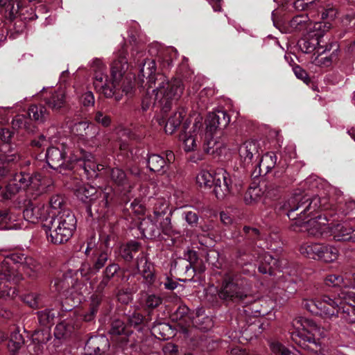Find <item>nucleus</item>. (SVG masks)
<instances>
[{"label":"nucleus","mask_w":355,"mask_h":355,"mask_svg":"<svg viewBox=\"0 0 355 355\" xmlns=\"http://www.w3.org/2000/svg\"><path fill=\"white\" fill-rule=\"evenodd\" d=\"M173 52L172 49H162L157 52L153 46L149 49L151 55L156 53L155 58L145 60L139 74L141 87H147L146 96L141 103L144 111L148 110L151 106H157L163 113H166L182 94L184 86L180 79L174 78L168 80L163 74L155 73L156 61H158L164 68L169 67L172 62V59L169 56Z\"/></svg>","instance_id":"f257e3e1"},{"label":"nucleus","mask_w":355,"mask_h":355,"mask_svg":"<svg viewBox=\"0 0 355 355\" xmlns=\"http://www.w3.org/2000/svg\"><path fill=\"white\" fill-rule=\"evenodd\" d=\"M126 53L123 49L116 53L111 64V78L105 73L106 67L101 60L93 61L94 86L96 91L106 98H113L116 101L122 99L123 95L132 96L134 86L132 79L123 76L128 68Z\"/></svg>","instance_id":"f03ea898"},{"label":"nucleus","mask_w":355,"mask_h":355,"mask_svg":"<svg viewBox=\"0 0 355 355\" xmlns=\"http://www.w3.org/2000/svg\"><path fill=\"white\" fill-rule=\"evenodd\" d=\"M320 199L306 194L295 193L285 205L287 216L293 220V230L306 232L309 235L320 237L330 232V227L324 216L306 220L310 214L320 207Z\"/></svg>","instance_id":"7ed1b4c3"},{"label":"nucleus","mask_w":355,"mask_h":355,"mask_svg":"<svg viewBox=\"0 0 355 355\" xmlns=\"http://www.w3.org/2000/svg\"><path fill=\"white\" fill-rule=\"evenodd\" d=\"M76 218L69 209L53 213L51 219L43 225L48 239L54 244L68 241L76 229Z\"/></svg>","instance_id":"20e7f679"},{"label":"nucleus","mask_w":355,"mask_h":355,"mask_svg":"<svg viewBox=\"0 0 355 355\" xmlns=\"http://www.w3.org/2000/svg\"><path fill=\"white\" fill-rule=\"evenodd\" d=\"M26 256L21 253L12 254L4 257L0 263V298L5 297H14L16 293L15 287L12 286V283L15 284L23 278L22 275L18 271L17 264L22 268Z\"/></svg>","instance_id":"39448f33"},{"label":"nucleus","mask_w":355,"mask_h":355,"mask_svg":"<svg viewBox=\"0 0 355 355\" xmlns=\"http://www.w3.org/2000/svg\"><path fill=\"white\" fill-rule=\"evenodd\" d=\"M292 326L294 329L291 332L293 342L303 348L306 343L313 344L316 347H320V340L326 334L323 328L318 326L313 320L304 317H297L293 319Z\"/></svg>","instance_id":"423d86ee"},{"label":"nucleus","mask_w":355,"mask_h":355,"mask_svg":"<svg viewBox=\"0 0 355 355\" xmlns=\"http://www.w3.org/2000/svg\"><path fill=\"white\" fill-rule=\"evenodd\" d=\"M42 184L41 175H31L26 173H16L10 183L6 186L2 196L5 199H10L21 190L31 189L38 190Z\"/></svg>","instance_id":"0eeeda50"},{"label":"nucleus","mask_w":355,"mask_h":355,"mask_svg":"<svg viewBox=\"0 0 355 355\" xmlns=\"http://www.w3.org/2000/svg\"><path fill=\"white\" fill-rule=\"evenodd\" d=\"M250 288V285L245 279L226 277L218 296L225 300H242L248 296Z\"/></svg>","instance_id":"6e6552de"},{"label":"nucleus","mask_w":355,"mask_h":355,"mask_svg":"<svg viewBox=\"0 0 355 355\" xmlns=\"http://www.w3.org/2000/svg\"><path fill=\"white\" fill-rule=\"evenodd\" d=\"M331 27L329 21L313 23L308 15L294 17L289 22L291 31L302 32L305 35L323 36Z\"/></svg>","instance_id":"1a4fd4ad"},{"label":"nucleus","mask_w":355,"mask_h":355,"mask_svg":"<svg viewBox=\"0 0 355 355\" xmlns=\"http://www.w3.org/2000/svg\"><path fill=\"white\" fill-rule=\"evenodd\" d=\"M202 116L193 114L183 123V132L180 135L182 147L186 153H189L197 147L196 137L202 126Z\"/></svg>","instance_id":"9d476101"},{"label":"nucleus","mask_w":355,"mask_h":355,"mask_svg":"<svg viewBox=\"0 0 355 355\" xmlns=\"http://www.w3.org/2000/svg\"><path fill=\"white\" fill-rule=\"evenodd\" d=\"M52 288H54L57 292L62 294L66 298L71 297L73 300H76L77 303L81 301L82 290L85 288L83 283L67 273L63 275L60 278H56Z\"/></svg>","instance_id":"9b49d317"},{"label":"nucleus","mask_w":355,"mask_h":355,"mask_svg":"<svg viewBox=\"0 0 355 355\" xmlns=\"http://www.w3.org/2000/svg\"><path fill=\"white\" fill-rule=\"evenodd\" d=\"M341 293L337 298H331L328 295L321 297V303L319 304V315L324 319L334 320L339 317L340 306L342 300Z\"/></svg>","instance_id":"f8f14e48"},{"label":"nucleus","mask_w":355,"mask_h":355,"mask_svg":"<svg viewBox=\"0 0 355 355\" xmlns=\"http://www.w3.org/2000/svg\"><path fill=\"white\" fill-rule=\"evenodd\" d=\"M232 180L230 174L224 169L219 168L215 173L214 193L219 200L225 199L230 193Z\"/></svg>","instance_id":"ddd939ff"},{"label":"nucleus","mask_w":355,"mask_h":355,"mask_svg":"<svg viewBox=\"0 0 355 355\" xmlns=\"http://www.w3.org/2000/svg\"><path fill=\"white\" fill-rule=\"evenodd\" d=\"M340 297L342 300L339 316L345 322H355V305L350 303V301L355 302V293L349 291H342Z\"/></svg>","instance_id":"4468645a"},{"label":"nucleus","mask_w":355,"mask_h":355,"mask_svg":"<svg viewBox=\"0 0 355 355\" xmlns=\"http://www.w3.org/2000/svg\"><path fill=\"white\" fill-rule=\"evenodd\" d=\"M48 210L44 203L28 202L24 209L23 216L26 220L35 224L40 221L47 220Z\"/></svg>","instance_id":"2eb2a0df"},{"label":"nucleus","mask_w":355,"mask_h":355,"mask_svg":"<svg viewBox=\"0 0 355 355\" xmlns=\"http://www.w3.org/2000/svg\"><path fill=\"white\" fill-rule=\"evenodd\" d=\"M294 7L297 10H309V14L311 17H313L314 15L312 12L315 8L321 9V10H318V12H321L322 19L331 20L334 19L337 14L336 10L334 8L324 9L320 6V2L316 1L315 0L309 2H304V0H297L294 2Z\"/></svg>","instance_id":"dca6fc26"},{"label":"nucleus","mask_w":355,"mask_h":355,"mask_svg":"<svg viewBox=\"0 0 355 355\" xmlns=\"http://www.w3.org/2000/svg\"><path fill=\"white\" fill-rule=\"evenodd\" d=\"M110 178L113 183L119 187L125 195L130 193L135 184L127 177L125 173L119 168L110 169Z\"/></svg>","instance_id":"f3484780"},{"label":"nucleus","mask_w":355,"mask_h":355,"mask_svg":"<svg viewBox=\"0 0 355 355\" xmlns=\"http://www.w3.org/2000/svg\"><path fill=\"white\" fill-rule=\"evenodd\" d=\"M137 268L146 284L149 286L154 284L155 281L154 266L147 260L144 253L140 254L137 259Z\"/></svg>","instance_id":"a211bd4d"},{"label":"nucleus","mask_w":355,"mask_h":355,"mask_svg":"<svg viewBox=\"0 0 355 355\" xmlns=\"http://www.w3.org/2000/svg\"><path fill=\"white\" fill-rule=\"evenodd\" d=\"M110 334L116 342L125 345L129 340L131 332L126 329L124 322L121 320H114L111 324Z\"/></svg>","instance_id":"6ab92c4d"},{"label":"nucleus","mask_w":355,"mask_h":355,"mask_svg":"<svg viewBox=\"0 0 355 355\" xmlns=\"http://www.w3.org/2000/svg\"><path fill=\"white\" fill-rule=\"evenodd\" d=\"M108 347L109 341L105 336H95L88 339L85 346V350L89 355L98 354Z\"/></svg>","instance_id":"aec40b11"},{"label":"nucleus","mask_w":355,"mask_h":355,"mask_svg":"<svg viewBox=\"0 0 355 355\" xmlns=\"http://www.w3.org/2000/svg\"><path fill=\"white\" fill-rule=\"evenodd\" d=\"M189 309L187 306H180L173 314V320L177 322L180 329L187 334L188 329L191 324V318L189 315Z\"/></svg>","instance_id":"412c9836"},{"label":"nucleus","mask_w":355,"mask_h":355,"mask_svg":"<svg viewBox=\"0 0 355 355\" xmlns=\"http://www.w3.org/2000/svg\"><path fill=\"white\" fill-rule=\"evenodd\" d=\"M0 6L6 8V17L12 20L19 15H24V3L19 0H0Z\"/></svg>","instance_id":"4be33fe9"},{"label":"nucleus","mask_w":355,"mask_h":355,"mask_svg":"<svg viewBox=\"0 0 355 355\" xmlns=\"http://www.w3.org/2000/svg\"><path fill=\"white\" fill-rule=\"evenodd\" d=\"M307 39L304 40L300 45L303 51L306 53H310L314 51H317L318 53H322L325 51L323 50V44L321 43L322 37L323 36L318 35H306Z\"/></svg>","instance_id":"5701e85b"},{"label":"nucleus","mask_w":355,"mask_h":355,"mask_svg":"<svg viewBox=\"0 0 355 355\" xmlns=\"http://www.w3.org/2000/svg\"><path fill=\"white\" fill-rule=\"evenodd\" d=\"M187 115V111L184 108L180 107L177 112L173 113L168 121L166 123L164 130L166 134H173L179 127L183 119Z\"/></svg>","instance_id":"b1692460"},{"label":"nucleus","mask_w":355,"mask_h":355,"mask_svg":"<svg viewBox=\"0 0 355 355\" xmlns=\"http://www.w3.org/2000/svg\"><path fill=\"white\" fill-rule=\"evenodd\" d=\"M352 230L351 222H345L343 223L337 224L331 228L330 232L334 234V237L337 241H349L350 232Z\"/></svg>","instance_id":"393cba45"},{"label":"nucleus","mask_w":355,"mask_h":355,"mask_svg":"<svg viewBox=\"0 0 355 355\" xmlns=\"http://www.w3.org/2000/svg\"><path fill=\"white\" fill-rule=\"evenodd\" d=\"M46 103L52 110H59L65 103L64 91L62 89L55 91L51 96L46 100Z\"/></svg>","instance_id":"a878e982"},{"label":"nucleus","mask_w":355,"mask_h":355,"mask_svg":"<svg viewBox=\"0 0 355 355\" xmlns=\"http://www.w3.org/2000/svg\"><path fill=\"white\" fill-rule=\"evenodd\" d=\"M30 119L38 123H44L48 119L49 113L43 105H32L28 112Z\"/></svg>","instance_id":"bb28decb"},{"label":"nucleus","mask_w":355,"mask_h":355,"mask_svg":"<svg viewBox=\"0 0 355 355\" xmlns=\"http://www.w3.org/2000/svg\"><path fill=\"white\" fill-rule=\"evenodd\" d=\"M58 135L59 132L57 127L51 126L46 130V136L42 135L38 140H33L31 145L33 146L41 147L44 144V143L47 142L46 137H48L49 141L50 143H56V141L58 142Z\"/></svg>","instance_id":"cd10ccee"},{"label":"nucleus","mask_w":355,"mask_h":355,"mask_svg":"<svg viewBox=\"0 0 355 355\" xmlns=\"http://www.w3.org/2000/svg\"><path fill=\"white\" fill-rule=\"evenodd\" d=\"M263 194V191L260 187H250L244 193V202L249 205H254L261 200Z\"/></svg>","instance_id":"c85d7f7f"},{"label":"nucleus","mask_w":355,"mask_h":355,"mask_svg":"<svg viewBox=\"0 0 355 355\" xmlns=\"http://www.w3.org/2000/svg\"><path fill=\"white\" fill-rule=\"evenodd\" d=\"M103 297L99 295L94 294L91 297L89 311L83 315L84 320L89 322L96 316L98 306L101 303Z\"/></svg>","instance_id":"c756f323"},{"label":"nucleus","mask_w":355,"mask_h":355,"mask_svg":"<svg viewBox=\"0 0 355 355\" xmlns=\"http://www.w3.org/2000/svg\"><path fill=\"white\" fill-rule=\"evenodd\" d=\"M152 331L155 336L162 340L168 339L173 334L171 326L165 322L155 323L152 327Z\"/></svg>","instance_id":"7c9ffc66"},{"label":"nucleus","mask_w":355,"mask_h":355,"mask_svg":"<svg viewBox=\"0 0 355 355\" xmlns=\"http://www.w3.org/2000/svg\"><path fill=\"white\" fill-rule=\"evenodd\" d=\"M139 229L144 236L147 238L156 237L159 235V230L150 218L143 219L140 223Z\"/></svg>","instance_id":"2f4dec72"},{"label":"nucleus","mask_w":355,"mask_h":355,"mask_svg":"<svg viewBox=\"0 0 355 355\" xmlns=\"http://www.w3.org/2000/svg\"><path fill=\"white\" fill-rule=\"evenodd\" d=\"M76 130L80 136L87 139L92 138L98 134V128L92 123L87 121H81L76 124Z\"/></svg>","instance_id":"473e14b6"},{"label":"nucleus","mask_w":355,"mask_h":355,"mask_svg":"<svg viewBox=\"0 0 355 355\" xmlns=\"http://www.w3.org/2000/svg\"><path fill=\"white\" fill-rule=\"evenodd\" d=\"M320 243H305L300 246V253L306 257L313 259H320V252L321 250Z\"/></svg>","instance_id":"72a5a7b5"},{"label":"nucleus","mask_w":355,"mask_h":355,"mask_svg":"<svg viewBox=\"0 0 355 355\" xmlns=\"http://www.w3.org/2000/svg\"><path fill=\"white\" fill-rule=\"evenodd\" d=\"M110 255L107 250H95L92 257V264L94 270L98 272L103 268L108 261Z\"/></svg>","instance_id":"f704fd0d"},{"label":"nucleus","mask_w":355,"mask_h":355,"mask_svg":"<svg viewBox=\"0 0 355 355\" xmlns=\"http://www.w3.org/2000/svg\"><path fill=\"white\" fill-rule=\"evenodd\" d=\"M140 248V244L136 241H131L126 245L121 246L120 254L122 258L126 261H130L134 255L138 252Z\"/></svg>","instance_id":"c9c22d12"},{"label":"nucleus","mask_w":355,"mask_h":355,"mask_svg":"<svg viewBox=\"0 0 355 355\" xmlns=\"http://www.w3.org/2000/svg\"><path fill=\"white\" fill-rule=\"evenodd\" d=\"M338 256V250L331 246L327 245H321L320 252V260L324 262H332L337 259Z\"/></svg>","instance_id":"e433bc0d"},{"label":"nucleus","mask_w":355,"mask_h":355,"mask_svg":"<svg viewBox=\"0 0 355 355\" xmlns=\"http://www.w3.org/2000/svg\"><path fill=\"white\" fill-rule=\"evenodd\" d=\"M277 162V157H261L258 164L259 175H266L273 168Z\"/></svg>","instance_id":"4c0bfd02"},{"label":"nucleus","mask_w":355,"mask_h":355,"mask_svg":"<svg viewBox=\"0 0 355 355\" xmlns=\"http://www.w3.org/2000/svg\"><path fill=\"white\" fill-rule=\"evenodd\" d=\"M196 182L201 187H211L215 182V174L213 175L207 171H200L196 177Z\"/></svg>","instance_id":"58836bf2"},{"label":"nucleus","mask_w":355,"mask_h":355,"mask_svg":"<svg viewBox=\"0 0 355 355\" xmlns=\"http://www.w3.org/2000/svg\"><path fill=\"white\" fill-rule=\"evenodd\" d=\"M259 153V145L255 141H248L239 148L240 155H255Z\"/></svg>","instance_id":"ea45409f"},{"label":"nucleus","mask_w":355,"mask_h":355,"mask_svg":"<svg viewBox=\"0 0 355 355\" xmlns=\"http://www.w3.org/2000/svg\"><path fill=\"white\" fill-rule=\"evenodd\" d=\"M266 328L264 322H262L260 319L255 320L252 323L250 324L245 329L243 334L248 336L250 334H253L250 338L253 336L257 337L261 334L262 331Z\"/></svg>","instance_id":"a19ab883"},{"label":"nucleus","mask_w":355,"mask_h":355,"mask_svg":"<svg viewBox=\"0 0 355 355\" xmlns=\"http://www.w3.org/2000/svg\"><path fill=\"white\" fill-rule=\"evenodd\" d=\"M72 331L73 327L69 322H62L56 325L54 335L57 338L61 339L69 336Z\"/></svg>","instance_id":"79ce46f5"},{"label":"nucleus","mask_w":355,"mask_h":355,"mask_svg":"<svg viewBox=\"0 0 355 355\" xmlns=\"http://www.w3.org/2000/svg\"><path fill=\"white\" fill-rule=\"evenodd\" d=\"M205 150L206 153L210 155H220L223 153V144L215 141L212 138L209 139L205 144Z\"/></svg>","instance_id":"37998d69"},{"label":"nucleus","mask_w":355,"mask_h":355,"mask_svg":"<svg viewBox=\"0 0 355 355\" xmlns=\"http://www.w3.org/2000/svg\"><path fill=\"white\" fill-rule=\"evenodd\" d=\"M24 343V340L22 335L19 334L18 330L15 329L10 334L8 347L11 351L14 352L19 349Z\"/></svg>","instance_id":"c03bdc74"},{"label":"nucleus","mask_w":355,"mask_h":355,"mask_svg":"<svg viewBox=\"0 0 355 355\" xmlns=\"http://www.w3.org/2000/svg\"><path fill=\"white\" fill-rule=\"evenodd\" d=\"M49 207L54 210V213H58L60 211L67 209L65 206V201L62 196L56 194L52 196L49 199Z\"/></svg>","instance_id":"a18cd8bd"},{"label":"nucleus","mask_w":355,"mask_h":355,"mask_svg":"<svg viewBox=\"0 0 355 355\" xmlns=\"http://www.w3.org/2000/svg\"><path fill=\"white\" fill-rule=\"evenodd\" d=\"M95 193L96 189L89 185L80 187L76 191V196L83 201H85L88 198L93 200L92 196Z\"/></svg>","instance_id":"49530a36"},{"label":"nucleus","mask_w":355,"mask_h":355,"mask_svg":"<svg viewBox=\"0 0 355 355\" xmlns=\"http://www.w3.org/2000/svg\"><path fill=\"white\" fill-rule=\"evenodd\" d=\"M166 165L165 157H148V166L153 171H161Z\"/></svg>","instance_id":"de8ad7c7"},{"label":"nucleus","mask_w":355,"mask_h":355,"mask_svg":"<svg viewBox=\"0 0 355 355\" xmlns=\"http://www.w3.org/2000/svg\"><path fill=\"white\" fill-rule=\"evenodd\" d=\"M67 153L64 144L56 141L51 143V146L47 148L46 155H65Z\"/></svg>","instance_id":"09e8293b"},{"label":"nucleus","mask_w":355,"mask_h":355,"mask_svg":"<svg viewBox=\"0 0 355 355\" xmlns=\"http://www.w3.org/2000/svg\"><path fill=\"white\" fill-rule=\"evenodd\" d=\"M55 317L53 310L46 309L38 312V320L42 325L47 326L53 323Z\"/></svg>","instance_id":"8fccbe9b"},{"label":"nucleus","mask_w":355,"mask_h":355,"mask_svg":"<svg viewBox=\"0 0 355 355\" xmlns=\"http://www.w3.org/2000/svg\"><path fill=\"white\" fill-rule=\"evenodd\" d=\"M321 303V299L320 300H304L302 302V306L309 312L318 315L320 312V306L318 304Z\"/></svg>","instance_id":"3c124183"},{"label":"nucleus","mask_w":355,"mask_h":355,"mask_svg":"<svg viewBox=\"0 0 355 355\" xmlns=\"http://www.w3.org/2000/svg\"><path fill=\"white\" fill-rule=\"evenodd\" d=\"M325 284L329 286H346L343 277L340 275H329L325 278Z\"/></svg>","instance_id":"603ef678"},{"label":"nucleus","mask_w":355,"mask_h":355,"mask_svg":"<svg viewBox=\"0 0 355 355\" xmlns=\"http://www.w3.org/2000/svg\"><path fill=\"white\" fill-rule=\"evenodd\" d=\"M259 259L260 263L270 266L275 270L279 268V261L268 252H264Z\"/></svg>","instance_id":"864d4df0"},{"label":"nucleus","mask_w":355,"mask_h":355,"mask_svg":"<svg viewBox=\"0 0 355 355\" xmlns=\"http://www.w3.org/2000/svg\"><path fill=\"white\" fill-rule=\"evenodd\" d=\"M214 116H216V113L209 114L207 119V135L211 136L218 128H220L218 121L214 120Z\"/></svg>","instance_id":"5fc2aeb1"},{"label":"nucleus","mask_w":355,"mask_h":355,"mask_svg":"<svg viewBox=\"0 0 355 355\" xmlns=\"http://www.w3.org/2000/svg\"><path fill=\"white\" fill-rule=\"evenodd\" d=\"M27 119L24 115H18L12 121V126L14 129L24 128L28 132H33L31 130L26 122Z\"/></svg>","instance_id":"6e6d98bb"},{"label":"nucleus","mask_w":355,"mask_h":355,"mask_svg":"<svg viewBox=\"0 0 355 355\" xmlns=\"http://www.w3.org/2000/svg\"><path fill=\"white\" fill-rule=\"evenodd\" d=\"M162 302V298L155 294H150L145 300L146 306L148 309H153L159 306Z\"/></svg>","instance_id":"4d7b16f0"},{"label":"nucleus","mask_w":355,"mask_h":355,"mask_svg":"<svg viewBox=\"0 0 355 355\" xmlns=\"http://www.w3.org/2000/svg\"><path fill=\"white\" fill-rule=\"evenodd\" d=\"M40 268L37 262L32 257H26L21 270L28 273V270L32 272H37Z\"/></svg>","instance_id":"13d9d810"},{"label":"nucleus","mask_w":355,"mask_h":355,"mask_svg":"<svg viewBox=\"0 0 355 355\" xmlns=\"http://www.w3.org/2000/svg\"><path fill=\"white\" fill-rule=\"evenodd\" d=\"M113 196V191L110 188L105 189V191H100L99 196L100 198L102 199L101 203L103 208L108 207L110 203L112 201Z\"/></svg>","instance_id":"bf43d9fd"},{"label":"nucleus","mask_w":355,"mask_h":355,"mask_svg":"<svg viewBox=\"0 0 355 355\" xmlns=\"http://www.w3.org/2000/svg\"><path fill=\"white\" fill-rule=\"evenodd\" d=\"M119 270L120 266L119 264L114 262L110 263L103 271L102 275L112 280V279L119 272Z\"/></svg>","instance_id":"052dcab7"},{"label":"nucleus","mask_w":355,"mask_h":355,"mask_svg":"<svg viewBox=\"0 0 355 355\" xmlns=\"http://www.w3.org/2000/svg\"><path fill=\"white\" fill-rule=\"evenodd\" d=\"M81 276L85 278H89L92 275L96 274L97 271L94 270V266L89 262H83L78 270Z\"/></svg>","instance_id":"680f3d73"},{"label":"nucleus","mask_w":355,"mask_h":355,"mask_svg":"<svg viewBox=\"0 0 355 355\" xmlns=\"http://www.w3.org/2000/svg\"><path fill=\"white\" fill-rule=\"evenodd\" d=\"M121 155H141L144 151L137 148H129L128 144H122L120 145Z\"/></svg>","instance_id":"e2e57ef3"},{"label":"nucleus","mask_w":355,"mask_h":355,"mask_svg":"<svg viewBox=\"0 0 355 355\" xmlns=\"http://www.w3.org/2000/svg\"><path fill=\"white\" fill-rule=\"evenodd\" d=\"M191 268V263L186 259L179 258L174 263V269L179 272H187Z\"/></svg>","instance_id":"0e129e2a"},{"label":"nucleus","mask_w":355,"mask_h":355,"mask_svg":"<svg viewBox=\"0 0 355 355\" xmlns=\"http://www.w3.org/2000/svg\"><path fill=\"white\" fill-rule=\"evenodd\" d=\"M216 116H214V120H218L220 128L226 127L230 122V117L225 111H218Z\"/></svg>","instance_id":"69168bd1"},{"label":"nucleus","mask_w":355,"mask_h":355,"mask_svg":"<svg viewBox=\"0 0 355 355\" xmlns=\"http://www.w3.org/2000/svg\"><path fill=\"white\" fill-rule=\"evenodd\" d=\"M64 157H46V163L50 168L57 170L62 166Z\"/></svg>","instance_id":"338daca9"},{"label":"nucleus","mask_w":355,"mask_h":355,"mask_svg":"<svg viewBox=\"0 0 355 355\" xmlns=\"http://www.w3.org/2000/svg\"><path fill=\"white\" fill-rule=\"evenodd\" d=\"M270 349L276 354L290 355V351L278 342H272L270 345Z\"/></svg>","instance_id":"774afa93"}]
</instances>
